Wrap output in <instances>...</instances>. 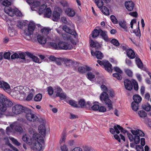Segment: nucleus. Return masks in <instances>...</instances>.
Returning <instances> with one entry per match:
<instances>
[{
  "mask_svg": "<svg viewBox=\"0 0 151 151\" xmlns=\"http://www.w3.org/2000/svg\"><path fill=\"white\" fill-rule=\"evenodd\" d=\"M19 58V55H18V54L17 53H14L11 56L12 59H14Z\"/></svg>",
  "mask_w": 151,
  "mask_h": 151,
  "instance_id": "052dcab7",
  "label": "nucleus"
},
{
  "mask_svg": "<svg viewBox=\"0 0 151 151\" xmlns=\"http://www.w3.org/2000/svg\"><path fill=\"white\" fill-rule=\"evenodd\" d=\"M64 61L66 66L72 65L74 63V61L70 59H65Z\"/></svg>",
  "mask_w": 151,
  "mask_h": 151,
  "instance_id": "58836bf2",
  "label": "nucleus"
},
{
  "mask_svg": "<svg viewBox=\"0 0 151 151\" xmlns=\"http://www.w3.org/2000/svg\"><path fill=\"white\" fill-rule=\"evenodd\" d=\"M124 85L126 89L131 91L133 87L134 90L137 91L138 90L139 86L137 82L134 80H132V81L128 79L124 80Z\"/></svg>",
  "mask_w": 151,
  "mask_h": 151,
  "instance_id": "423d86ee",
  "label": "nucleus"
},
{
  "mask_svg": "<svg viewBox=\"0 0 151 151\" xmlns=\"http://www.w3.org/2000/svg\"><path fill=\"white\" fill-rule=\"evenodd\" d=\"M125 62L126 64L128 66L130 67L132 66V63L131 60L129 59L126 58L125 60Z\"/></svg>",
  "mask_w": 151,
  "mask_h": 151,
  "instance_id": "5fc2aeb1",
  "label": "nucleus"
},
{
  "mask_svg": "<svg viewBox=\"0 0 151 151\" xmlns=\"http://www.w3.org/2000/svg\"><path fill=\"white\" fill-rule=\"evenodd\" d=\"M110 42L114 45L117 47L119 46L120 45L119 43L118 40L115 39H112L110 41Z\"/></svg>",
  "mask_w": 151,
  "mask_h": 151,
  "instance_id": "37998d69",
  "label": "nucleus"
},
{
  "mask_svg": "<svg viewBox=\"0 0 151 151\" xmlns=\"http://www.w3.org/2000/svg\"><path fill=\"white\" fill-rule=\"evenodd\" d=\"M120 27L127 31V23L124 20H122L118 22V23Z\"/></svg>",
  "mask_w": 151,
  "mask_h": 151,
  "instance_id": "473e14b6",
  "label": "nucleus"
},
{
  "mask_svg": "<svg viewBox=\"0 0 151 151\" xmlns=\"http://www.w3.org/2000/svg\"><path fill=\"white\" fill-rule=\"evenodd\" d=\"M114 128L115 129L116 133L117 134H119L120 133L119 130H120L121 132L124 133L126 132L127 131V130H124L122 127L118 124L114 125Z\"/></svg>",
  "mask_w": 151,
  "mask_h": 151,
  "instance_id": "aec40b11",
  "label": "nucleus"
},
{
  "mask_svg": "<svg viewBox=\"0 0 151 151\" xmlns=\"http://www.w3.org/2000/svg\"><path fill=\"white\" fill-rule=\"evenodd\" d=\"M42 98V95L41 93L37 94L35 97L34 100L36 101H41Z\"/></svg>",
  "mask_w": 151,
  "mask_h": 151,
  "instance_id": "ea45409f",
  "label": "nucleus"
},
{
  "mask_svg": "<svg viewBox=\"0 0 151 151\" xmlns=\"http://www.w3.org/2000/svg\"><path fill=\"white\" fill-rule=\"evenodd\" d=\"M33 97V94L32 93H30L27 96L26 100L27 101H30L31 100Z\"/></svg>",
  "mask_w": 151,
  "mask_h": 151,
  "instance_id": "69168bd1",
  "label": "nucleus"
},
{
  "mask_svg": "<svg viewBox=\"0 0 151 151\" xmlns=\"http://www.w3.org/2000/svg\"><path fill=\"white\" fill-rule=\"evenodd\" d=\"M39 132L43 136V138L45 137L46 135V128L43 124L40 125L38 127Z\"/></svg>",
  "mask_w": 151,
  "mask_h": 151,
  "instance_id": "a211bd4d",
  "label": "nucleus"
},
{
  "mask_svg": "<svg viewBox=\"0 0 151 151\" xmlns=\"http://www.w3.org/2000/svg\"><path fill=\"white\" fill-rule=\"evenodd\" d=\"M13 9L11 8L8 7H6L4 9V11L9 16L13 17Z\"/></svg>",
  "mask_w": 151,
  "mask_h": 151,
  "instance_id": "c756f323",
  "label": "nucleus"
},
{
  "mask_svg": "<svg viewBox=\"0 0 151 151\" xmlns=\"http://www.w3.org/2000/svg\"><path fill=\"white\" fill-rule=\"evenodd\" d=\"M125 6L128 10L131 11L134 9V4L133 1H129L125 2Z\"/></svg>",
  "mask_w": 151,
  "mask_h": 151,
  "instance_id": "f3484780",
  "label": "nucleus"
},
{
  "mask_svg": "<svg viewBox=\"0 0 151 151\" xmlns=\"http://www.w3.org/2000/svg\"><path fill=\"white\" fill-rule=\"evenodd\" d=\"M90 47H92L91 51V55L101 60L104 57V55L99 50L101 49L102 45L96 41L90 40L89 41Z\"/></svg>",
  "mask_w": 151,
  "mask_h": 151,
  "instance_id": "f03ea898",
  "label": "nucleus"
},
{
  "mask_svg": "<svg viewBox=\"0 0 151 151\" xmlns=\"http://www.w3.org/2000/svg\"><path fill=\"white\" fill-rule=\"evenodd\" d=\"M91 70V68L88 66L86 65L85 67L81 66L78 68V71L81 73H85L87 71H89Z\"/></svg>",
  "mask_w": 151,
  "mask_h": 151,
  "instance_id": "6ab92c4d",
  "label": "nucleus"
},
{
  "mask_svg": "<svg viewBox=\"0 0 151 151\" xmlns=\"http://www.w3.org/2000/svg\"><path fill=\"white\" fill-rule=\"evenodd\" d=\"M106 107L104 106H99L98 111L100 112H104L106 111Z\"/></svg>",
  "mask_w": 151,
  "mask_h": 151,
  "instance_id": "13d9d810",
  "label": "nucleus"
},
{
  "mask_svg": "<svg viewBox=\"0 0 151 151\" xmlns=\"http://www.w3.org/2000/svg\"><path fill=\"white\" fill-rule=\"evenodd\" d=\"M45 16L47 18H50L52 15V11L50 8L46 9L45 11Z\"/></svg>",
  "mask_w": 151,
  "mask_h": 151,
  "instance_id": "f704fd0d",
  "label": "nucleus"
},
{
  "mask_svg": "<svg viewBox=\"0 0 151 151\" xmlns=\"http://www.w3.org/2000/svg\"><path fill=\"white\" fill-rule=\"evenodd\" d=\"M87 77L89 80L91 81L93 79L95 78V75L91 72H88L87 73Z\"/></svg>",
  "mask_w": 151,
  "mask_h": 151,
  "instance_id": "49530a36",
  "label": "nucleus"
},
{
  "mask_svg": "<svg viewBox=\"0 0 151 151\" xmlns=\"http://www.w3.org/2000/svg\"><path fill=\"white\" fill-rule=\"evenodd\" d=\"M110 19L112 22L114 24H117L118 22L116 17L113 15L110 16Z\"/></svg>",
  "mask_w": 151,
  "mask_h": 151,
  "instance_id": "603ef678",
  "label": "nucleus"
},
{
  "mask_svg": "<svg viewBox=\"0 0 151 151\" xmlns=\"http://www.w3.org/2000/svg\"><path fill=\"white\" fill-rule=\"evenodd\" d=\"M102 6L100 8H99L102 13L106 15H108L109 14V10L108 8L105 6Z\"/></svg>",
  "mask_w": 151,
  "mask_h": 151,
  "instance_id": "7c9ffc66",
  "label": "nucleus"
},
{
  "mask_svg": "<svg viewBox=\"0 0 151 151\" xmlns=\"http://www.w3.org/2000/svg\"><path fill=\"white\" fill-rule=\"evenodd\" d=\"M50 31V29L49 28H44L42 29L41 32L43 34L47 35Z\"/></svg>",
  "mask_w": 151,
  "mask_h": 151,
  "instance_id": "a18cd8bd",
  "label": "nucleus"
},
{
  "mask_svg": "<svg viewBox=\"0 0 151 151\" xmlns=\"http://www.w3.org/2000/svg\"><path fill=\"white\" fill-rule=\"evenodd\" d=\"M55 93H56V97H59L60 99H65L66 96L65 93L63 92L62 88L59 86H56L54 87Z\"/></svg>",
  "mask_w": 151,
  "mask_h": 151,
  "instance_id": "9b49d317",
  "label": "nucleus"
},
{
  "mask_svg": "<svg viewBox=\"0 0 151 151\" xmlns=\"http://www.w3.org/2000/svg\"><path fill=\"white\" fill-rule=\"evenodd\" d=\"M134 104V105L133 106L132 105V102L131 103V107L132 109L134 111H137L139 109V104H137V102Z\"/></svg>",
  "mask_w": 151,
  "mask_h": 151,
  "instance_id": "8fccbe9b",
  "label": "nucleus"
},
{
  "mask_svg": "<svg viewBox=\"0 0 151 151\" xmlns=\"http://www.w3.org/2000/svg\"><path fill=\"white\" fill-rule=\"evenodd\" d=\"M60 3L64 7H67L68 6V4L66 1H62L60 2Z\"/></svg>",
  "mask_w": 151,
  "mask_h": 151,
  "instance_id": "774afa93",
  "label": "nucleus"
},
{
  "mask_svg": "<svg viewBox=\"0 0 151 151\" xmlns=\"http://www.w3.org/2000/svg\"><path fill=\"white\" fill-rule=\"evenodd\" d=\"M32 59L33 61L35 62L38 63H41L40 62V60L39 58L35 55H34V57H33Z\"/></svg>",
  "mask_w": 151,
  "mask_h": 151,
  "instance_id": "680f3d73",
  "label": "nucleus"
},
{
  "mask_svg": "<svg viewBox=\"0 0 151 151\" xmlns=\"http://www.w3.org/2000/svg\"><path fill=\"white\" fill-rule=\"evenodd\" d=\"M135 62L138 67L141 69L143 68V64L141 59L136 57L135 58Z\"/></svg>",
  "mask_w": 151,
  "mask_h": 151,
  "instance_id": "c85d7f7f",
  "label": "nucleus"
},
{
  "mask_svg": "<svg viewBox=\"0 0 151 151\" xmlns=\"http://www.w3.org/2000/svg\"><path fill=\"white\" fill-rule=\"evenodd\" d=\"M10 126L12 128H14L15 130L17 132L22 133L23 132V129L22 127L19 125H16L15 126L11 125Z\"/></svg>",
  "mask_w": 151,
  "mask_h": 151,
  "instance_id": "72a5a7b5",
  "label": "nucleus"
},
{
  "mask_svg": "<svg viewBox=\"0 0 151 151\" xmlns=\"http://www.w3.org/2000/svg\"><path fill=\"white\" fill-rule=\"evenodd\" d=\"M22 139L23 141L29 145H32L33 140L29 135L25 134L23 136Z\"/></svg>",
  "mask_w": 151,
  "mask_h": 151,
  "instance_id": "4468645a",
  "label": "nucleus"
},
{
  "mask_svg": "<svg viewBox=\"0 0 151 151\" xmlns=\"http://www.w3.org/2000/svg\"><path fill=\"white\" fill-rule=\"evenodd\" d=\"M139 22H138V27L137 30L136 31H135L134 30L133 31V32L137 36L140 37L141 36V32H140V29H139Z\"/></svg>",
  "mask_w": 151,
  "mask_h": 151,
  "instance_id": "3c124183",
  "label": "nucleus"
},
{
  "mask_svg": "<svg viewBox=\"0 0 151 151\" xmlns=\"http://www.w3.org/2000/svg\"><path fill=\"white\" fill-rule=\"evenodd\" d=\"M67 103L73 107L78 108V103L76 101L73 100H68L67 101Z\"/></svg>",
  "mask_w": 151,
  "mask_h": 151,
  "instance_id": "2f4dec72",
  "label": "nucleus"
},
{
  "mask_svg": "<svg viewBox=\"0 0 151 151\" xmlns=\"http://www.w3.org/2000/svg\"><path fill=\"white\" fill-rule=\"evenodd\" d=\"M134 101L132 102V105L133 106L134 104L137 102V104H139L141 101L142 98L138 94L134 95L133 97Z\"/></svg>",
  "mask_w": 151,
  "mask_h": 151,
  "instance_id": "412c9836",
  "label": "nucleus"
},
{
  "mask_svg": "<svg viewBox=\"0 0 151 151\" xmlns=\"http://www.w3.org/2000/svg\"><path fill=\"white\" fill-rule=\"evenodd\" d=\"M13 104V103L11 101L5 98L2 94H0V118L2 117L7 107H11Z\"/></svg>",
  "mask_w": 151,
  "mask_h": 151,
  "instance_id": "20e7f679",
  "label": "nucleus"
},
{
  "mask_svg": "<svg viewBox=\"0 0 151 151\" xmlns=\"http://www.w3.org/2000/svg\"><path fill=\"white\" fill-rule=\"evenodd\" d=\"M2 88H3L4 91H8L10 88V86L7 83L4 81L3 84Z\"/></svg>",
  "mask_w": 151,
  "mask_h": 151,
  "instance_id": "a19ab883",
  "label": "nucleus"
},
{
  "mask_svg": "<svg viewBox=\"0 0 151 151\" xmlns=\"http://www.w3.org/2000/svg\"><path fill=\"white\" fill-rule=\"evenodd\" d=\"M62 12V10L60 8H58L57 9L54 10L52 14V20L55 22L58 21L60 19V13Z\"/></svg>",
  "mask_w": 151,
  "mask_h": 151,
  "instance_id": "f8f14e48",
  "label": "nucleus"
},
{
  "mask_svg": "<svg viewBox=\"0 0 151 151\" xmlns=\"http://www.w3.org/2000/svg\"><path fill=\"white\" fill-rule=\"evenodd\" d=\"M60 149L61 151H68V149L66 145H64L61 146Z\"/></svg>",
  "mask_w": 151,
  "mask_h": 151,
  "instance_id": "0e129e2a",
  "label": "nucleus"
},
{
  "mask_svg": "<svg viewBox=\"0 0 151 151\" xmlns=\"http://www.w3.org/2000/svg\"><path fill=\"white\" fill-rule=\"evenodd\" d=\"M11 53L9 52L4 53L3 57L5 59H9L10 58Z\"/></svg>",
  "mask_w": 151,
  "mask_h": 151,
  "instance_id": "4d7b16f0",
  "label": "nucleus"
},
{
  "mask_svg": "<svg viewBox=\"0 0 151 151\" xmlns=\"http://www.w3.org/2000/svg\"><path fill=\"white\" fill-rule=\"evenodd\" d=\"M47 7V6L44 4L41 5L39 8V13L41 14L44 13Z\"/></svg>",
  "mask_w": 151,
  "mask_h": 151,
  "instance_id": "4c0bfd02",
  "label": "nucleus"
},
{
  "mask_svg": "<svg viewBox=\"0 0 151 151\" xmlns=\"http://www.w3.org/2000/svg\"><path fill=\"white\" fill-rule=\"evenodd\" d=\"M100 30H101V29L100 28L98 29H93L91 33L92 37L95 38L98 37L100 34Z\"/></svg>",
  "mask_w": 151,
  "mask_h": 151,
  "instance_id": "cd10ccee",
  "label": "nucleus"
},
{
  "mask_svg": "<svg viewBox=\"0 0 151 151\" xmlns=\"http://www.w3.org/2000/svg\"><path fill=\"white\" fill-rule=\"evenodd\" d=\"M93 105L91 106V109L95 111H98L99 109V106L98 102H94L93 103Z\"/></svg>",
  "mask_w": 151,
  "mask_h": 151,
  "instance_id": "c9c22d12",
  "label": "nucleus"
},
{
  "mask_svg": "<svg viewBox=\"0 0 151 151\" xmlns=\"http://www.w3.org/2000/svg\"><path fill=\"white\" fill-rule=\"evenodd\" d=\"M11 140L12 141L13 143L16 145L18 146L20 145V143L16 139L14 138H12Z\"/></svg>",
  "mask_w": 151,
  "mask_h": 151,
  "instance_id": "e2e57ef3",
  "label": "nucleus"
},
{
  "mask_svg": "<svg viewBox=\"0 0 151 151\" xmlns=\"http://www.w3.org/2000/svg\"><path fill=\"white\" fill-rule=\"evenodd\" d=\"M142 107L143 109L147 111H150L151 109V106L150 105H145L143 106Z\"/></svg>",
  "mask_w": 151,
  "mask_h": 151,
  "instance_id": "6e6d98bb",
  "label": "nucleus"
},
{
  "mask_svg": "<svg viewBox=\"0 0 151 151\" xmlns=\"http://www.w3.org/2000/svg\"><path fill=\"white\" fill-rule=\"evenodd\" d=\"M108 94L110 96L113 97L114 96V92L113 90H109L107 92H103L100 96V99L102 102L107 105L109 111L113 109L112 102L109 99Z\"/></svg>",
  "mask_w": 151,
  "mask_h": 151,
  "instance_id": "7ed1b4c3",
  "label": "nucleus"
},
{
  "mask_svg": "<svg viewBox=\"0 0 151 151\" xmlns=\"http://www.w3.org/2000/svg\"><path fill=\"white\" fill-rule=\"evenodd\" d=\"M27 108L20 104H16L12 107V111L15 114H19L23 112H24L25 109Z\"/></svg>",
  "mask_w": 151,
  "mask_h": 151,
  "instance_id": "9d476101",
  "label": "nucleus"
},
{
  "mask_svg": "<svg viewBox=\"0 0 151 151\" xmlns=\"http://www.w3.org/2000/svg\"><path fill=\"white\" fill-rule=\"evenodd\" d=\"M63 29L67 33L73 35L74 38H76L77 35V33L75 31L73 30H72L69 27L66 25L63 26Z\"/></svg>",
  "mask_w": 151,
  "mask_h": 151,
  "instance_id": "2eb2a0df",
  "label": "nucleus"
},
{
  "mask_svg": "<svg viewBox=\"0 0 151 151\" xmlns=\"http://www.w3.org/2000/svg\"><path fill=\"white\" fill-rule=\"evenodd\" d=\"M65 13L69 17H73L75 14V12L73 9L67 8L65 11Z\"/></svg>",
  "mask_w": 151,
  "mask_h": 151,
  "instance_id": "4be33fe9",
  "label": "nucleus"
},
{
  "mask_svg": "<svg viewBox=\"0 0 151 151\" xmlns=\"http://www.w3.org/2000/svg\"><path fill=\"white\" fill-rule=\"evenodd\" d=\"M13 16L14 15L17 16H22V14L21 12L17 9H13Z\"/></svg>",
  "mask_w": 151,
  "mask_h": 151,
  "instance_id": "e433bc0d",
  "label": "nucleus"
},
{
  "mask_svg": "<svg viewBox=\"0 0 151 151\" xmlns=\"http://www.w3.org/2000/svg\"><path fill=\"white\" fill-rule=\"evenodd\" d=\"M2 4L5 6L8 7L11 4V2L8 0H4L2 2Z\"/></svg>",
  "mask_w": 151,
  "mask_h": 151,
  "instance_id": "09e8293b",
  "label": "nucleus"
},
{
  "mask_svg": "<svg viewBox=\"0 0 151 151\" xmlns=\"http://www.w3.org/2000/svg\"><path fill=\"white\" fill-rule=\"evenodd\" d=\"M47 45L50 48L54 50H58V43H57L55 42H47Z\"/></svg>",
  "mask_w": 151,
  "mask_h": 151,
  "instance_id": "5701e85b",
  "label": "nucleus"
},
{
  "mask_svg": "<svg viewBox=\"0 0 151 151\" xmlns=\"http://www.w3.org/2000/svg\"><path fill=\"white\" fill-rule=\"evenodd\" d=\"M127 55L130 59H133L135 57L134 51L131 49H128L127 50Z\"/></svg>",
  "mask_w": 151,
  "mask_h": 151,
  "instance_id": "b1692460",
  "label": "nucleus"
},
{
  "mask_svg": "<svg viewBox=\"0 0 151 151\" xmlns=\"http://www.w3.org/2000/svg\"><path fill=\"white\" fill-rule=\"evenodd\" d=\"M58 50H70L73 48L72 45L68 42L60 41L58 42Z\"/></svg>",
  "mask_w": 151,
  "mask_h": 151,
  "instance_id": "1a4fd4ad",
  "label": "nucleus"
},
{
  "mask_svg": "<svg viewBox=\"0 0 151 151\" xmlns=\"http://www.w3.org/2000/svg\"><path fill=\"white\" fill-rule=\"evenodd\" d=\"M66 134L65 133H64L63 134V135L61 137V139L60 140V143L61 144L63 143V142H64L65 140L66 139Z\"/></svg>",
  "mask_w": 151,
  "mask_h": 151,
  "instance_id": "bf43d9fd",
  "label": "nucleus"
},
{
  "mask_svg": "<svg viewBox=\"0 0 151 151\" xmlns=\"http://www.w3.org/2000/svg\"><path fill=\"white\" fill-rule=\"evenodd\" d=\"M132 134L128 132L127 135L130 141L131 142H134L135 144H139L140 141L141 145H137L136 149L137 151H144L143 146L145 145V139L144 138H140V136L144 137L145 134L143 132L139 129L136 130H132L130 131Z\"/></svg>",
  "mask_w": 151,
  "mask_h": 151,
  "instance_id": "f257e3e1",
  "label": "nucleus"
},
{
  "mask_svg": "<svg viewBox=\"0 0 151 151\" xmlns=\"http://www.w3.org/2000/svg\"><path fill=\"white\" fill-rule=\"evenodd\" d=\"M36 27L35 24L32 22H30L28 26V30L27 32L25 31V38L27 40L31 39V35H32L33 31Z\"/></svg>",
  "mask_w": 151,
  "mask_h": 151,
  "instance_id": "6e6552de",
  "label": "nucleus"
},
{
  "mask_svg": "<svg viewBox=\"0 0 151 151\" xmlns=\"http://www.w3.org/2000/svg\"><path fill=\"white\" fill-rule=\"evenodd\" d=\"M33 142L32 145L33 150L40 151L42 148V145L44 144L43 137L39 134L35 133L32 136Z\"/></svg>",
  "mask_w": 151,
  "mask_h": 151,
  "instance_id": "39448f33",
  "label": "nucleus"
},
{
  "mask_svg": "<svg viewBox=\"0 0 151 151\" xmlns=\"http://www.w3.org/2000/svg\"><path fill=\"white\" fill-rule=\"evenodd\" d=\"M114 71L117 72L113 74V76L114 77L116 78L118 80H121L122 78L121 75L123 73L122 70L118 67H114Z\"/></svg>",
  "mask_w": 151,
  "mask_h": 151,
  "instance_id": "ddd939ff",
  "label": "nucleus"
},
{
  "mask_svg": "<svg viewBox=\"0 0 151 151\" xmlns=\"http://www.w3.org/2000/svg\"><path fill=\"white\" fill-rule=\"evenodd\" d=\"M104 68L108 72L111 73L112 72L113 69L112 65L108 60H105Z\"/></svg>",
  "mask_w": 151,
  "mask_h": 151,
  "instance_id": "dca6fc26",
  "label": "nucleus"
},
{
  "mask_svg": "<svg viewBox=\"0 0 151 151\" xmlns=\"http://www.w3.org/2000/svg\"><path fill=\"white\" fill-rule=\"evenodd\" d=\"M47 89L48 93L50 96H51L53 94L54 92V89H53L52 87L50 86L48 87L47 88Z\"/></svg>",
  "mask_w": 151,
  "mask_h": 151,
  "instance_id": "de8ad7c7",
  "label": "nucleus"
},
{
  "mask_svg": "<svg viewBox=\"0 0 151 151\" xmlns=\"http://www.w3.org/2000/svg\"><path fill=\"white\" fill-rule=\"evenodd\" d=\"M37 40L38 42L41 44L44 45L46 42V39L45 38L40 35H38L37 36Z\"/></svg>",
  "mask_w": 151,
  "mask_h": 151,
  "instance_id": "a878e982",
  "label": "nucleus"
},
{
  "mask_svg": "<svg viewBox=\"0 0 151 151\" xmlns=\"http://www.w3.org/2000/svg\"><path fill=\"white\" fill-rule=\"evenodd\" d=\"M100 35L102 37V38L106 41H108L109 40V37L107 35V32L106 31H103L101 29L100 30Z\"/></svg>",
  "mask_w": 151,
  "mask_h": 151,
  "instance_id": "393cba45",
  "label": "nucleus"
},
{
  "mask_svg": "<svg viewBox=\"0 0 151 151\" xmlns=\"http://www.w3.org/2000/svg\"><path fill=\"white\" fill-rule=\"evenodd\" d=\"M18 55H19V58L23 60L24 62L26 63L25 54L24 52H20L19 53Z\"/></svg>",
  "mask_w": 151,
  "mask_h": 151,
  "instance_id": "79ce46f5",
  "label": "nucleus"
},
{
  "mask_svg": "<svg viewBox=\"0 0 151 151\" xmlns=\"http://www.w3.org/2000/svg\"><path fill=\"white\" fill-rule=\"evenodd\" d=\"M24 113L26 114L27 119L29 121L34 122L38 120V117L33 114V111L30 109L28 108H25Z\"/></svg>",
  "mask_w": 151,
  "mask_h": 151,
  "instance_id": "0eeeda50",
  "label": "nucleus"
},
{
  "mask_svg": "<svg viewBox=\"0 0 151 151\" xmlns=\"http://www.w3.org/2000/svg\"><path fill=\"white\" fill-rule=\"evenodd\" d=\"M40 5V2L39 1H35L33 3V4L32 5L33 6H34L35 7H39Z\"/></svg>",
  "mask_w": 151,
  "mask_h": 151,
  "instance_id": "338daca9",
  "label": "nucleus"
},
{
  "mask_svg": "<svg viewBox=\"0 0 151 151\" xmlns=\"http://www.w3.org/2000/svg\"><path fill=\"white\" fill-rule=\"evenodd\" d=\"M78 108H86V102L84 99H80L78 101Z\"/></svg>",
  "mask_w": 151,
  "mask_h": 151,
  "instance_id": "bb28decb",
  "label": "nucleus"
},
{
  "mask_svg": "<svg viewBox=\"0 0 151 151\" xmlns=\"http://www.w3.org/2000/svg\"><path fill=\"white\" fill-rule=\"evenodd\" d=\"M125 72L126 74L129 77H132V71L128 69H127L125 70Z\"/></svg>",
  "mask_w": 151,
  "mask_h": 151,
  "instance_id": "864d4df0",
  "label": "nucleus"
},
{
  "mask_svg": "<svg viewBox=\"0 0 151 151\" xmlns=\"http://www.w3.org/2000/svg\"><path fill=\"white\" fill-rule=\"evenodd\" d=\"M138 114L140 117L142 118H144L147 116L146 112L143 110H140L138 111Z\"/></svg>",
  "mask_w": 151,
  "mask_h": 151,
  "instance_id": "c03bdc74",
  "label": "nucleus"
}]
</instances>
